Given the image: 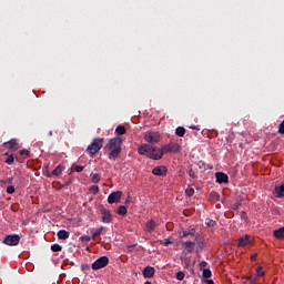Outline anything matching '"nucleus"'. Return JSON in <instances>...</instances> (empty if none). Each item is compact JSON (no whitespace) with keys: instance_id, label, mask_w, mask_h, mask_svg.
Wrapping results in <instances>:
<instances>
[{"instance_id":"nucleus-32","label":"nucleus","mask_w":284,"mask_h":284,"mask_svg":"<svg viewBox=\"0 0 284 284\" xmlns=\"http://www.w3.org/2000/svg\"><path fill=\"white\" fill-rule=\"evenodd\" d=\"M185 194H186V196H194V190L192 187H187L185 190Z\"/></svg>"},{"instance_id":"nucleus-33","label":"nucleus","mask_w":284,"mask_h":284,"mask_svg":"<svg viewBox=\"0 0 284 284\" xmlns=\"http://www.w3.org/2000/svg\"><path fill=\"white\" fill-rule=\"evenodd\" d=\"M90 192H92V194H99V186L92 185V186L90 187Z\"/></svg>"},{"instance_id":"nucleus-43","label":"nucleus","mask_w":284,"mask_h":284,"mask_svg":"<svg viewBox=\"0 0 284 284\" xmlns=\"http://www.w3.org/2000/svg\"><path fill=\"white\" fill-rule=\"evenodd\" d=\"M189 175L191 176V179H194V171H192V169L189 171Z\"/></svg>"},{"instance_id":"nucleus-5","label":"nucleus","mask_w":284,"mask_h":284,"mask_svg":"<svg viewBox=\"0 0 284 284\" xmlns=\"http://www.w3.org/2000/svg\"><path fill=\"white\" fill-rule=\"evenodd\" d=\"M2 243L9 246H17L19 243H21V235H18V234L7 235L2 241Z\"/></svg>"},{"instance_id":"nucleus-16","label":"nucleus","mask_w":284,"mask_h":284,"mask_svg":"<svg viewBox=\"0 0 284 284\" xmlns=\"http://www.w3.org/2000/svg\"><path fill=\"white\" fill-rule=\"evenodd\" d=\"M58 239L60 241H65L67 239H70V232H68L65 230L58 231Z\"/></svg>"},{"instance_id":"nucleus-45","label":"nucleus","mask_w":284,"mask_h":284,"mask_svg":"<svg viewBox=\"0 0 284 284\" xmlns=\"http://www.w3.org/2000/svg\"><path fill=\"white\" fill-rule=\"evenodd\" d=\"M247 281H248L250 283H254L255 278H254V277H247Z\"/></svg>"},{"instance_id":"nucleus-4","label":"nucleus","mask_w":284,"mask_h":284,"mask_svg":"<svg viewBox=\"0 0 284 284\" xmlns=\"http://www.w3.org/2000/svg\"><path fill=\"white\" fill-rule=\"evenodd\" d=\"M144 141L151 145H156L161 141V134L159 132H146L144 133Z\"/></svg>"},{"instance_id":"nucleus-19","label":"nucleus","mask_w":284,"mask_h":284,"mask_svg":"<svg viewBox=\"0 0 284 284\" xmlns=\"http://www.w3.org/2000/svg\"><path fill=\"white\" fill-rule=\"evenodd\" d=\"M126 132H128V130L123 125H118L115 129V134L118 136H123V134H125Z\"/></svg>"},{"instance_id":"nucleus-7","label":"nucleus","mask_w":284,"mask_h":284,"mask_svg":"<svg viewBox=\"0 0 284 284\" xmlns=\"http://www.w3.org/2000/svg\"><path fill=\"white\" fill-rule=\"evenodd\" d=\"M121 196H123V192L114 191L108 196V203L112 205V203H119L121 201Z\"/></svg>"},{"instance_id":"nucleus-6","label":"nucleus","mask_w":284,"mask_h":284,"mask_svg":"<svg viewBox=\"0 0 284 284\" xmlns=\"http://www.w3.org/2000/svg\"><path fill=\"white\" fill-rule=\"evenodd\" d=\"M110 263V258L108 256H101L92 263V270H103Z\"/></svg>"},{"instance_id":"nucleus-17","label":"nucleus","mask_w":284,"mask_h":284,"mask_svg":"<svg viewBox=\"0 0 284 284\" xmlns=\"http://www.w3.org/2000/svg\"><path fill=\"white\" fill-rule=\"evenodd\" d=\"M146 230L149 232H154V230H156V223L154 222V220H149L146 222Z\"/></svg>"},{"instance_id":"nucleus-1","label":"nucleus","mask_w":284,"mask_h":284,"mask_svg":"<svg viewBox=\"0 0 284 284\" xmlns=\"http://www.w3.org/2000/svg\"><path fill=\"white\" fill-rule=\"evenodd\" d=\"M176 152H181V145L176 142H170L169 144L163 145L162 149L150 144H141L138 149L139 154L148 156V159H153V161H161L163 154H176Z\"/></svg>"},{"instance_id":"nucleus-3","label":"nucleus","mask_w":284,"mask_h":284,"mask_svg":"<svg viewBox=\"0 0 284 284\" xmlns=\"http://www.w3.org/2000/svg\"><path fill=\"white\" fill-rule=\"evenodd\" d=\"M103 138L93 139L92 143L87 148L88 154H90V156H94V154L103 148Z\"/></svg>"},{"instance_id":"nucleus-29","label":"nucleus","mask_w":284,"mask_h":284,"mask_svg":"<svg viewBox=\"0 0 284 284\" xmlns=\"http://www.w3.org/2000/svg\"><path fill=\"white\" fill-rule=\"evenodd\" d=\"M99 181H101V175L99 174H93L92 178H91V182L92 183H99Z\"/></svg>"},{"instance_id":"nucleus-12","label":"nucleus","mask_w":284,"mask_h":284,"mask_svg":"<svg viewBox=\"0 0 284 284\" xmlns=\"http://www.w3.org/2000/svg\"><path fill=\"white\" fill-rule=\"evenodd\" d=\"M3 146L8 148L9 150L17 151V150H19V142H17V139H11L10 141L4 142Z\"/></svg>"},{"instance_id":"nucleus-20","label":"nucleus","mask_w":284,"mask_h":284,"mask_svg":"<svg viewBox=\"0 0 284 284\" xmlns=\"http://www.w3.org/2000/svg\"><path fill=\"white\" fill-rule=\"evenodd\" d=\"M4 156H7V159L4 160V163H7V165H12V163H14V154H10V153H4Z\"/></svg>"},{"instance_id":"nucleus-46","label":"nucleus","mask_w":284,"mask_h":284,"mask_svg":"<svg viewBox=\"0 0 284 284\" xmlns=\"http://www.w3.org/2000/svg\"><path fill=\"white\" fill-rule=\"evenodd\" d=\"M239 205H241V203H236L233 210H239Z\"/></svg>"},{"instance_id":"nucleus-39","label":"nucleus","mask_w":284,"mask_h":284,"mask_svg":"<svg viewBox=\"0 0 284 284\" xmlns=\"http://www.w3.org/2000/svg\"><path fill=\"white\" fill-rule=\"evenodd\" d=\"M20 156H30V151H28V150H21V151H20Z\"/></svg>"},{"instance_id":"nucleus-41","label":"nucleus","mask_w":284,"mask_h":284,"mask_svg":"<svg viewBox=\"0 0 284 284\" xmlns=\"http://www.w3.org/2000/svg\"><path fill=\"white\" fill-rule=\"evenodd\" d=\"M14 181V178H8L6 180V183H8L9 185H12V182Z\"/></svg>"},{"instance_id":"nucleus-40","label":"nucleus","mask_w":284,"mask_h":284,"mask_svg":"<svg viewBox=\"0 0 284 284\" xmlns=\"http://www.w3.org/2000/svg\"><path fill=\"white\" fill-rule=\"evenodd\" d=\"M206 267H207V262L202 261V262L200 263V268H201V270H205Z\"/></svg>"},{"instance_id":"nucleus-21","label":"nucleus","mask_w":284,"mask_h":284,"mask_svg":"<svg viewBox=\"0 0 284 284\" xmlns=\"http://www.w3.org/2000/svg\"><path fill=\"white\" fill-rule=\"evenodd\" d=\"M116 214L120 216H125L128 214V207H125V205H120L118 207Z\"/></svg>"},{"instance_id":"nucleus-10","label":"nucleus","mask_w":284,"mask_h":284,"mask_svg":"<svg viewBox=\"0 0 284 284\" xmlns=\"http://www.w3.org/2000/svg\"><path fill=\"white\" fill-rule=\"evenodd\" d=\"M152 174H154L155 176H166V174H168V168H166V166H163V165L155 166V168L152 170Z\"/></svg>"},{"instance_id":"nucleus-38","label":"nucleus","mask_w":284,"mask_h":284,"mask_svg":"<svg viewBox=\"0 0 284 284\" xmlns=\"http://www.w3.org/2000/svg\"><path fill=\"white\" fill-rule=\"evenodd\" d=\"M206 225H207V227H214V225H216V221H214V220H209V221L206 222Z\"/></svg>"},{"instance_id":"nucleus-30","label":"nucleus","mask_w":284,"mask_h":284,"mask_svg":"<svg viewBox=\"0 0 284 284\" xmlns=\"http://www.w3.org/2000/svg\"><path fill=\"white\" fill-rule=\"evenodd\" d=\"M172 243H174V241L172 240V237H169L164 242H161V245H164V247H168V245H172Z\"/></svg>"},{"instance_id":"nucleus-49","label":"nucleus","mask_w":284,"mask_h":284,"mask_svg":"<svg viewBox=\"0 0 284 284\" xmlns=\"http://www.w3.org/2000/svg\"><path fill=\"white\" fill-rule=\"evenodd\" d=\"M144 284H152V282H150V281H146Z\"/></svg>"},{"instance_id":"nucleus-14","label":"nucleus","mask_w":284,"mask_h":284,"mask_svg":"<svg viewBox=\"0 0 284 284\" xmlns=\"http://www.w3.org/2000/svg\"><path fill=\"white\" fill-rule=\"evenodd\" d=\"M142 274H143L144 278H153L154 274H155L154 267H152V266L144 267L142 271Z\"/></svg>"},{"instance_id":"nucleus-18","label":"nucleus","mask_w":284,"mask_h":284,"mask_svg":"<svg viewBox=\"0 0 284 284\" xmlns=\"http://www.w3.org/2000/svg\"><path fill=\"white\" fill-rule=\"evenodd\" d=\"M273 235L275 236V239H281L283 240L284 239V226L283 227H280L278 230H275L273 232Z\"/></svg>"},{"instance_id":"nucleus-2","label":"nucleus","mask_w":284,"mask_h":284,"mask_svg":"<svg viewBox=\"0 0 284 284\" xmlns=\"http://www.w3.org/2000/svg\"><path fill=\"white\" fill-rule=\"evenodd\" d=\"M121 145H123V138L115 136L106 143L104 146V150L109 152V160L110 161H116L118 156H121Z\"/></svg>"},{"instance_id":"nucleus-34","label":"nucleus","mask_w":284,"mask_h":284,"mask_svg":"<svg viewBox=\"0 0 284 284\" xmlns=\"http://www.w3.org/2000/svg\"><path fill=\"white\" fill-rule=\"evenodd\" d=\"M256 274H257V276H264L265 275V271H263V267H257L256 268Z\"/></svg>"},{"instance_id":"nucleus-47","label":"nucleus","mask_w":284,"mask_h":284,"mask_svg":"<svg viewBox=\"0 0 284 284\" xmlns=\"http://www.w3.org/2000/svg\"><path fill=\"white\" fill-rule=\"evenodd\" d=\"M251 261H256V254L251 256Z\"/></svg>"},{"instance_id":"nucleus-31","label":"nucleus","mask_w":284,"mask_h":284,"mask_svg":"<svg viewBox=\"0 0 284 284\" xmlns=\"http://www.w3.org/2000/svg\"><path fill=\"white\" fill-rule=\"evenodd\" d=\"M80 239L83 243H90L92 241V236L90 235H82Z\"/></svg>"},{"instance_id":"nucleus-8","label":"nucleus","mask_w":284,"mask_h":284,"mask_svg":"<svg viewBox=\"0 0 284 284\" xmlns=\"http://www.w3.org/2000/svg\"><path fill=\"white\" fill-rule=\"evenodd\" d=\"M100 214L102 215V223H112V213L110 210L102 207Z\"/></svg>"},{"instance_id":"nucleus-42","label":"nucleus","mask_w":284,"mask_h":284,"mask_svg":"<svg viewBox=\"0 0 284 284\" xmlns=\"http://www.w3.org/2000/svg\"><path fill=\"white\" fill-rule=\"evenodd\" d=\"M82 170H84V166H82V165L75 166V172H81Z\"/></svg>"},{"instance_id":"nucleus-27","label":"nucleus","mask_w":284,"mask_h":284,"mask_svg":"<svg viewBox=\"0 0 284 284\" xmlns=\"http://www.w3.org/2000/svg\"><path fill=\"white\" fill-rule=\"evenodd\" d=\"M184 245H186V247L192 248L196 245V237L193 239V241H185Z\"/></svg>"},{"instance_id":"nucleus-9","label":"nucleus","mask_w":284,"mask_h":284,"mask_svg":"<svg viewBox=\"0 0 284 284\" xmlns=\"http://www.w3.org/2000/svg\"><path fill=\"white\" fill-rule=\"evenodd\" d=\"M247 245H252V239L250 237V235H242L237 240V246L239 247H247Z\"/></svg>"},{"instance_id":"nucleus-35","label":"nucleus","mask_w":284,"mask_h":284,"mask_svg":"<svg viewBox=\"0 0 284 284\" xmlns=\"http://www.w3.org/2000/svg\"><path fill=\"white\" fill-rule=\"evenodd\" d=\"M176 278H178V281H183V278H185V273H183V272H178V273H176Z\"/></svg>"},{"instance_id":"nucleus-11","label":"nucleus","mask_w":284,"mask_h":284,"mask_svg":"<svg viewBox=\"0 0 284 284\" xmlns=\"http://www.w3.org/2000/svg\"><path fill=\"white\" fill-rule=\"evenodd\" d=\"M216 183L223 184V183H230V176L223 172H216L215 173Z\"/></svg>"},{"instance_id":"nucleus-36","label":"nucleus","mask_w":284,"mask_h":284,"mask_svg":"<svg viewBox=\"0 0 284 284\" xmlns=\"http://www.w3.org/2000/svg\"><path fill=\"white\" fill-rule=\"evenodd\" d=\"M7 194H14V186L13 185H9L7 187Z\"/></svg>"},{"instance_id":"nucleus-48","label":"nucleus","mask_w":284,"mask_h":284,"mask_svg":"<svg viewBox=\"0 0 284 284\" xmlns=\"http://www.w3.org/2000/svg\"><path fill=\"white\" fill-rule=\"evenodd\" d=\"M191 130H199L196 126H191Z\"/></svg>"},{"instance_id":"nucleus-28","label":"nucleus","mask_w":284,"mask_h":284,"mask_svg":"<svg viewBox=\"0 0 284 284\" xmlns=\"http://www.w3.org/2000/svg\"><path fill=\"white\" fill-rule=\"evenodd\" d=\"M51 250L53 252H61V250H63V246L59 245V244H52L51 245Z\"/></svg>"},{"instance_id":"nucleus-26","label":"nucleus","mask_w":284,"mask_h":284,"mask_svg":"<svg viewBox=\"0 0 284 284\" xmlns=\"http://www.w3.org/2000/svg\"><path fill=\"white\" fill-rule=\"evenodd\" d=\"M219 199H221V195H219V193H216V192L210 193V200L213 201L214 203H216V201H219Z\"/></svg>"},{"instance_id":"nucleus-23","label":"nucleus","mask_w":284,"mask_h":284,"mask_svg":"<svg viewBox=\"0 0 284 284\" xmlns=\"http://www.w3.org/2000/svg\"><path fill=\"white\" fill-rule=\"evenodd\" d=\"M63 173V166L58 165L53 171H52V175L53 176H59Z\"/></svg>"},{"instance_id":"nucleus-13","label":"nucleus","mask_w":284,"mask_h":284,"mask_svg":"<svg viewBox=\"0 0 284 284\" xmlns=\"http://www.w3.org/2000/svg\"><path fill=\"white\" fill-rule=\"evenodd\" d=\"M273 194L276 199H284V184L275 185Z\"/></svg>"},{"instance_id":"nucleus-37","label":"nucleus","mask_w":284,"mask_h":284,"mask_svg":"<svg viewBox=\"0 0 284 284\" xmlns=\"http://www.w3.org/2000/svg\"><path fill=\"white\" fill-rule=\"evenodd\" d=\"M240 216H241L242 221H247V212L242 211V212L240 213Z\"/></svg>"},{"instance_id":"nucleus-50","label":"nucleus","mask_w":284,"mask_h":284,"mask_svg":"<svg viewBox=\"0 0 284 284\" xmlns=\"http://www.w3.org/2000/svg\"><path fill=\"white\" fill-rule=\"evenodd\" d=\"M130 199H132V197L129 196V197L126 199V203L130 202Z\"/></svg>"},{"instance_id":"nucleus-44","label":"nucleus","mask_w":284,"mask_h":284,"mask_svg":"<svg viewBox=\"0 0 284 284\" xmlns=\"http://www.w3.org/2000/svg\"><path fill=\"white\" fill-rule=\"evenodd\" d=\"M204 283H206V284H214V280H205Z\"/></svg>"},{"instance_id":"nucleus-22","label":"nucleus","mask_w":284,"mask_h":284,"mask_svg":"<svg viewBox=\"0 0 284 284\" xmlns=\"http://www.w3.org/2000/svg\"><path fill=\"white\" fill-rule=\"evenodd\" d=\"M175 134H176V136H180V138L185 136V128H183V126H178V128L175 129Z\"/></svg>"},{"instance_id":"nucleus-25","label":"nucleus","mask_w":284,"mask_h":284,"mask_svg":"<svg viewBox=\"0 0 284 284\" xmlns=\"http://www.w3.org/2000/svg\"><path fill=\"white\" fill-rule=\"evenodd\" d=\"M202 276H203V278H211L212 277V271L210 268H203Z\"/></svg>"},{"instance_id":"nucleus-24","label":"nucleus","mask_w":284,"mask_h":284,"mask_svg":"<svg viewBox=\"0 0 284 284\" xmlns=\"http://www.w3.org/2000/svg\"><path fill=\"white\" fill-rule=\"evenodd\" d=\"M103 230H105L103 226L95 229L94 232H92V239L94 240L95 236H101V234H103Z\"/></svg>"},{"instance_id":"nucleus-15","label":"nucleus","mask_w":284,"mask_h":284,"mask_svg":"<svg viewBox=\"0 0 284 284\" xmlns=\"http://www.w3.org/2000/svg\"><path fill=\"white\" fill-rule=\"evenodd\" d=\"M194 234H196V229H191V230H186L183 231L182 233V239H196V236H194Z\"/></svg>"}]
</instances>
